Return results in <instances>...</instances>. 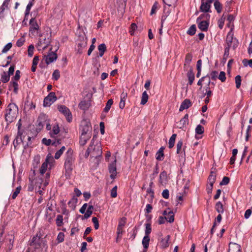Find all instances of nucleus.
<instances>
[{
    "label": "nucleus",
    "mask_w": 252,
    "mask_h": 252,
    "mask_svg": "<svg viewBox=\"0 0 252 252\" xmlns=\"http://www.w3.org/2000/svg\"><path fill=\"white\" fill-rule=\"evenodd\" d=\"M87 44V38L85 35L80 36L79 41L77 43L78 52L80 54L82 53L83 49L85 48Z\"/></svg>",
    "instance_id": "nucleus-11"
},
{
    "label": "nucleus",
    "mask_w": 252,
    "mask_h": 252,
    "mask_svg": "<svg viewBox=\"0 0 252 252\" xmlns=\"http://www.w3.org/2000/svg\"><path fill=\"white\" fill-rule=\"evenodd\" d=\"M252 213V208L249 209L245 211L244 217L246 219H248Z\"/></svg>",
    "instance_id": "nucleus-64"
},
{
    "label": "nucleus",
    "mask_w": 252,
    "mask_h": 252,
    "mask_svg": "<svg viewBox=\"0 0 252 252\" xmlns=\"http://www.w3.org/2000/svg\"><path fill=\"white\" fill-rule=\"evenodd\" d=\"M64 235L63 232H60L57 236V240L59 243L63 242L64 241Z\"/></svg>",
    "instance_id": "nucleus-62"
},
{
    "label": "nucleus",
    "mask_w": 252,
    "mask_h": 252,
    "mask_svg": "<svg viewBox=\"0 0 252 252\" xmlns=\"http://www.w3.org/2000/svg\"><path fill=\"white\" fill-rule=\"evenodd\" d=\"M44 58L46 63L47 64H49L56 60L57 58V55L54 52H51L49 53L47 56L45 55Z\"/></svg>",
    "instance_id": "nucleus-14"
},
{
    "label": "nucleus",
    "mask_w": 252,
    "mask_h": 252,
    "mask_svg": "<svg viewBox=\"0 0 252 252\" xmlns=\"http://www.w3.org/2000/svg\"><path fill=\"white\" fill-rule=\"evenodd\" d=\"M214 5L215 9L218 13H220L222 10V5L220 2H214Z\"/></svg>",
    "instance_id": "nucleus-48"
},
{
    "label": "nucleus",
    "mask_w": 252,
    "mask_h": 252,
    "mask_svg": "<svg viewBox=\"0 0 252 252\" xmlns=\"http://www.w3.org/2000/svg\"><path fill=\"white\" fill-rule=\"evenodd\" d=\"M211 6L207 3L204 0H202L201 5L200 6V11L203 12H211L210 9Z\"/></svg>",
    "instance_id": "nucleus-17"
},
{
    "label": "nucleus",
    "mask_w": 252,
    "mask_h": 252,
    "mask_svg": "<svg viewBox=\"0 0 252 252\" xmlns=\"http://www.w3.org/2000/svg\"><path fill=\"white\" fill-rule=\"evenodd\" d=\"M218 78L222 82H224L226 80L225 73L224 71H221L218 76Z\"/></svg>",
    "instance_id": "nucleus-61"
},
{
    "label": "nucleus",
    "mask_w": 252,
    "mask_h": 252,
    "mask_svg": "<svg viewBox=\"0 0 252 252\" xmlns=\"http://www.w3.org/2000/svg\"><path fill=\"white\" fill-rule=\"evenodd\" d=\"M11 47L12 43L11 42L8 43L3 48L2 50V53H6L8 51H9Z\"/></svg>",
    "instance_id": "nucleus-59"
},
{
    "label": "nucleus",
    "mask_w": 252,
    "mask_h": 252,
    "mask_svg": "<svg viewBox=\"0 0 252 252\" xmlns=\"http://www.w3.org/2000/svg\"><path fill=\"white\" fill-rule=\"evenodd\" d=\"M215 209L220 214H222L224 212L223 205L221 202H217L215 205Z\"/></svg>",
    "instance_id": "nucleus-33"
},
{
    "label": "nucleus",
    "mask_w": 252,
    "mask_h": 252,
    "mask_svg": "<svg viewBox=\"0 0 252 252\" xmlns=\"http://www.w3.org/2000/svg\"><path fill=\"white\" fill-rule=\"evenodd\" d=\"M99 51V56L101 57L104 55V52L106 50V46L104 43H102L98 46Z\"/></svg>",
    "instance_id": "nucleus-32"
},
{
    "label": "nucleus",
    "mask_w": 252,
    "mask_h": 252,
    "mask_svg": "<svg viewBox=\"0 0 252 252\" xmlns=\"http://www.w3.org/2000/svg\"><path fill=\"white\" fill-rule=\"evenodd\" d=\"M59 111L63 113L66 118V120L68 122L72 121V115L69 109L65 105H61L58 107Z\"/></svg>",
    "instance_id": "nucleus-8"
},
{
    "label": "nucleus",
    "mask_w": 252,
    "mask_h": 252,
    "mask_svg": "<svg viewBox=\"0 0 252 252\" xmlns=\"http://www.w3.org/2000/svg\"><path fill=\"white\" fill-rule=\"evenodd\" d=\"M187 76L189 79V84L191 85L194 80V74L193 72L192 69L190 67L189 70L187 73Z\"/></svg>",
    "instance_id": "nucleus-26"
},
{
    "label": "nucleus",
    "mask_w": 252,
    "mask_h": 252,
    "mask_svg": "<svg viewBox=\"0 0 252 252\" xmlns=\"http://www.w3.org/2000/svg\"><path fill=\"white\" fill-rule=\"evenodd\" d=\"M92 221L94 224V227L95 229H97L99 227V222L98 219L96 217H93L92 218Z\"/></svg>",
    "instance_id": "nucleus-63"
},
{
    "label": "nucleus",
    "mask_w": 252,
    "mask_h": 252,
    "mask_svg": "<svg viewBox=\"0 0 252 252\" xmlns=\"http://www.w3.org/2000/svg\"><path fill=\"white\" fill-rule=\"evenodd\" d=\"M145 235L149 236V234L151 233L152 231V228L151 226V224L149 223H147L145 224Z\"/></svg>",
    "instance_id": "nucleus-49"
},
{
    "label": "nucleus",
    "mask_w": 252,
    "mask_h": 252,
    "mask_svg": "<svg viewBox=\"0 0 252 252\" xmlns=\"http://www.w3.org/2000/svg\"><path fill=\"white\" fill-rule=\"evenodd\" d=\"M170 236L167 235L165 238H162L160 241V245L162 248H166L169 245V241L170 239Z\"/></svg>",
    "instance_id": "nucleus-27"
},
{
    "label": "nucleus",
    "mask_w": 252,
    "mask_h": 252,
    "mask_svg": "<svg viewBox=\"0 0 252 252\" xmlns=\"http://www.w3.org/2000/svg\"><path fill=\"white\" fill-rule=\"evenodd\" d=\"M216 179V174L212 171L208 178V184H214Z\"/></svg>",
    "instance_id": "nucleus-35"
},
{
    "label": "nucleus",
    "mask_w": 252,
    "mask_h": 252,
    "mask_svg": "<svg viewBox=\"0 0 252 252\" xmlns=\"http://www.w3.org/2000/svg\"><path fill=\"white\" fill-rule=\"evenodd\" d=\"M210 18V15L207 12H205L204 13H203L201 14L197 18V21L199 20H202L205 21H208L209 22V20Z\"/></svg>",
    "instance_id": "nucleus-30"
},
{
    "label": "nucleus",
    "mask_w": 252,
    "mask_h": 252,
    "mask_svg": "<svg viewBox=\"0 0 252 252\" xmlns=\"http://www.w3.org/2000/svg\"><path fill=\"white\" fill-rule=\"evenodd\" d=\"M230 181V179L228 177H224L222 181L220 182V185L221 186L227 185Z\"/></svg>",
    "instance_id": "nucleus-57"
},
{
    "label": "nucleus",
    "mask_w": 252,
    "mask_h": 252,
    "mask_svg": "<svg viewBox=\"0 0 252 252\" xmlns=\"http://www.w3.org/2000/svg\"><path fill=\"white\" fill-rule=\"evenodd\" d=\"M10 76L8 75L5 72H3L1 75V81L3 83H6L9 80Z\"/></svg>",
    "instance_id": "nucleus-46"
},
{
    "label": "nucleus",
    "mask_w": 252,
    "mask_h": 252,
    "mask_svg": "<svg viewBox=\"0 0 252 252\" xmlns=\"http://www.w3.org/2000/svg\"><path fill=\"white\" fill-rule=\"evenodd\" d=\"M235 83H236V87L237 89H239L241 86V81H242L241 76L239 75H237L235 78Z\"/></svg>",
    "instance_id": "nucleus-53"
},
{
    "label": "nucleus",
    "mask_w": 252,
    "mask_h": 252,
    "mask_svg": "<svg viewBox=\"0 0 252 252\" xmlns=\"http://www.w3.org/2000/svg\"><path fill=\"white\" fill-rule=\"evenodd\" d=\"M117 196V186H115L111 190V196L115 198Z\"/></svg>",
    "instance_id": "nucleus-56"
},
{
    "label": "nucleus",
    "mask_w": 252,
    "mask_h": 252,
    "mask_svg": "<svg viewBox=\"0 0 252 252\" xmlns=\"http://www.w3.org/2000/svg\"><path fill=\"white\" fill-rule=\"evenodd\" d=\"M82 135H92V126L91 124L88 122L82 123L81 126Z\"/></svg>",
    "instance_id": "nucleus-9"
},
{
    "label": "nucleus",
    "mask_w": 252,
    "mask_h": 252,
    "mask_svg": "<svg viewBox=\"0 0 252 252\" xmlns=\"http://www.w3.org/2000/svg\"><path fill=\"white\" fill-rule=\"evenodd\" d=\"M8 7H6L3 5L0 7V19L2 20L5 17V10L8 9Z\"/></svg>",
    "instance_id": "nucleus-45"
},
{
    "label": "nucleus",
    "mask_w": 252,
    "mask_h": 252,
    "mask_svg": "<svg viewBox=\"0 0 252 252\" xmlns=\"http://www.w3.org/2000/svg\"><path fill=\"white\" fill-rule=\"evenodd\" d=\"M78 199L77 197L73 196L71 200L68 202V205L73 209L75 208L76 204L77 203Z\"/></svg>",
    "instance_id": "nucleus-42"
},
{
    "label": "nucleus",
    "mask_w": 252,
    "mask_h": 252,
    "mask_svg": "<svg viewBox=\"0 0 252 252\" xmlns=\"http://www.w3.org/2000/svg\"><path fill=\"white\" fill-rule=\"evenodd\" d=\"M226 43L227 45L226 47L230 48L231 47H232L234 50L238 46L239 42L236 38H233V33L231 30L227 33L226 38Z\"/></svg>",
    "instance_id": "nucleus-4"
},
{
    "label": "nucleus",
    "mask_w": 252,
    "mask_h": 252,
    "mask_svg": "<svg viewBox=\"0 0 252 252\" xmlns=\"http://www.w3.org/2000/svg\"><path fill=\"white\" fill-rule=\"evenodd\" d=\"M148 95L146 91H144L142 94L141 100L140 104L141 105H144L146 103L148 99Z\"/></svg>",
    "instance_id": "nucleus-37"
},
{
    "label": "nucleus",
    "mask_w": 252,
    "mask_h": 252,
    "mask_svg": "<svg viewBox=\"0 0 252 252\" xmlns=\"http://www.w3.org/2000/svg\"><path fill=\"white\" fill-rule=\"evenodd\" d=\"M17 81L11 80L10 82L11 86L13 88V92L15 94H17L18 91V84Z\"/></svg>",
    "instance_id": "nucleus-44"
},
{
    "label": "nucleus",
    "mask_w": 252,
    "mask_h": 252,
    "mask_svg": "<svg viewBox=\"0 0 252 252\" xmlns=\"http://www.w3.org/2000/svg\"><path fill=\"white\" fill-rule=\"evenodd\" d=\"M39 58L38 56H35L32 60V64L31 70L32 72H35L36 68V65L38 63Z\"/></svg>",
    "instance_id": "nucleus-36"
},
{
    "label": "nucleus",
    "mask_w": 252,
    "mask_h": 252,
    "mask_svg": "<svg viewBox=\"0 0 252 252\" xmlns=\"http://www.w3.org/2000/svg\"><path fill=\"white\" fill-rule=\"evenodd\" d=\"M164 148L161 147L156 153V159L159 161H161L163 159L164 153L163 151Z\"/></svg>",
    "instance_id": "nucleus-23"
},
{
    "label": "nucleus",
    "mask_w": 252,
    "mask_h": 252,
    "mask_svg": "<svg viewBox=\"0 0 252 252\" xmlns=\"http://www.w3.org/2000/svg\"><path fill=\"white\" fill-rule=\"evenodd\" d=\"M165 217L166 220L170 223L173 222L174 220V215L172 211H169L168 213V215Z\"/></svg>",
    "instance_id": "nucleus-40"
},
{
    "label": "nucleus",
    "mask_w": 252,
    "mask_h": 252,
    "mask_svg": "<svg viewBox=\"0 0 252 252\" xmlns=\"http://www.w3.org/2000/svg\"><path fill=\"white\" fill-rule=\"evenodd\" d=\"M42 142L43 144L46 146H49L51 144L54 146H56V142H54L52 143V140L50 139H46V138H44L42 140Z\"/></svg>",
    "instance_id": "nucleus-43"
},
{
    "label": "nucleus",
    "mask_w": 252,
    "mask_h": 252,
    "mask_svg": "<svg viewBox=\"0 0 252 252\" xmlns=\"http://www.w3.org/2000/svg\"><path fill=\"white\" fill-rule=\"evenodd\" d=\"M195 132L198 134H201L204 132V127L200 125L197 126L195 128Z\"/></svg>",
    "instance_id": "nucleus-54"
},
{
    "label": "nucleus",
    "mask_w": 252,
    "mask_h": 252,
    "mask_svg": "<svg viewBox=\"0 0 252 252\" xmlns=\"http://www.w3.org/2000/svg\"><path fill=\"white\" fill-rule=\"evenodd\" d=\"M198 28L202 31L206 32L209 25V22L202 20L197 21Z\"/></svg>",
    "instance_id": "nucleus-15"
},
{
    "label": "nucleus",
    "mask_w": 252,
    "mask_h": 252,
    "mask_svg": "<svg viewBox=\"0 0 252 252\" xmlns=\"http://www.w3.org/2000/svg\"><path fill=\"white\" fill-rule=\"evenodd\" d=\"M29 32L32 35H37L39 33L40 27L35 18H32L29 22Z\"/></svg>",
    "instance_id": "nucleus-6"
},
{
    "label": "nucleus",
    "mask_w": 252,
    "mask_h": 252,
    "mask_svg": "<svg viewBox=\"0 0 252 252\" xmlns=\"http://www.w3.org/2000/svg\"><path fill=\"white\" fill-rule=\"evenodd\" d=\"M150 242V237L149 236L145 235L143 237L142 241V245L144 248V249H147L149 245Z\"/></svg>",
    "instance_id": "nucleus-31"
},
{
    "label": "nucleus",
    "mask_w": 252,
    "mask_h": 252,
    "mask_svg": "<svg viewBox=\"0 0 252 252\" xmlns=\"http://www.w3.org/2000/svg\"><path fill=\"white\" fill-rule=\"evenodd\" d=\"M116 158L115 157V159L113 162L109 164L108 166L109 172L110 174V178L112 179H115L117 172L116 168Z\"/></svg>",
    "instance_id": "nucleus-12"
},
{
    "label": "nucleus",
    "mask_w": 252,
    "mask_h": 252,
    "mask_svg": "<svg viewBox=\"0 0 252 252\" xmlns=\"http://www.w3.org/2000/svg\"><path fill=\"white\" fill-rule=\"evenodd\" d=\"M21 190V187L20 186L17 187L15 191L13 192V193L11 195V198L12 199H15L18 194L20 193V191Z\"/></svg>",
    "instance_id": "nucleus-47"
},
{
    "label": "nucleus",
    "mask_w": 252,
    "mask_h": 252,
    "mask_svg": "<svg viewBox=\"0 0 252 252\" xmlns=\"http://www.w3.org/2000/svg\"><path fill=\"white\" fill-rule=\"evenodd\" d=\"M102 153V148L100 143H97L96 145L93 144L92 150V157L97 158L101 157Z\"/></svg>",
    "instance_id": "nucleus-10"
},
{
    "label": "nucleus",
    "mask_w": 252,
    "mask_h": 252,
    "mask_svg": "<svg viewBox=\"0 0 252 252\" xmlns=\"http://www.w3.org/2000/svg\"><path fill=\"white\" fill-rule=\"evenodd\" d=\"M183 145V142L182 140H180L178 141V143L177 144V153L178 154H181L183 153L184 155H185L184 149H183V150H182Z\"/></svg>",
    "instance_id": "nucleus-28"
},
{
    "label": "nucleus",
    "mask_w": 252,
    "mask_h": 252,
    "mask_svg": "<svg viewBox=\"0 0 252 252\" xmlns=\"http://www.w3.org/2000/svg\"><path fill=\"white\" fill-rule=\"evenodd\" d=\"M189 123V115L186 114L184 118H183L179 122V127L180 128H183L185 126Z\"/></svg>",
    "instance_id": "nucleus-21"
},
{
    "label": "nucleus",
    "mask_w": 252,
    "mask_h": 252,
    "mask_svg": "<svg viewBox=\"0 0 252 252\" xmlns=\"http://www.w3.org/2000/svg\"><path fill=\"white\" fill-rule=\"evenodd\" d=\"M191 106V102L189 99H185L181 104L179 108L180 111H182L185 109L189 108Z\"/></svg>",
    "instance_id": "nucleus-18"
},
{
    "label": "nucleus",
    "mask_w": 252,
    "mask_h": 252,
    "mask_svg": "<svg viewBox=\"0 0 252 252\" xmlns=\"http://www.w3.org/2000/svg\"><path fill=\"white\" fill-rule=\"evenodd\" d=\"M52 76L53 79H54L55 80H58L60 77V72L59 70L58 69L54 70Z\"/></svg>",
    "instance_id": "nucleus-55"
},
{
    "label": "nucleus",
    "mask_w": 252,
    "mask_h": 252,
    "mask_svg": "<svg viewBox=\"0 0 252 252\" xmlns=\"http://www.w3.org/2000/svg\"><path fill=\"white\" fill-rule=\"evenodd\" d=\"M192 55L189 53H188L185 58L184 68L189 67V64L192 61Z\"/></svg>",
    "instance_id": "nucleus-25"
},
{
    "label": "nucleus",
    "mask_w": 252,
    "mask_h": 252,
    "mask_svg": "<svg viewBox=\"0 0 252 252\" xmlns=\"http://www.w3.org/2000/svg\"><path fill=\"white\" fill-rule=\"evenodd\" d=\"M63 217L61 215H58L57 216L56 223L58 227H61L63 225Z\"/></svg>",
    "instance_id": "nucleus-38"
},
{
    "label": "nucleus",
    "mask_w": 252,
    "mask_h": 252,
    "mask_svg": "<svg viewBox=\"0 0 252 252\" xmlns=\"http://www.w3.org/2000/svg\"><path fill=\"white\" fill-rule=\"evenodd\" d=\"M91 103L89 100H82L79 104V107L84 110H87L90 106Z\"/></svg>",
    "instance_id": "nucleus-20"
},
{
    "label": "nucleus",
    "mask_w": 252,
    "mask_h": 252,
    "mask_svg": "<svg viewBox=\"0 0 252 252\" xmlns=\"http://www.w3.org/2000/svg\"><path fill=\"white\" fill-rule=\"evenodd\" d=\"M126 219L125 217L122 218L119 220L118 226L123 227L126 224Z\"/></svg>",
    "instance_id": "nucleus-60"
},
{
    "label": "nucleus",
    "mask_w": 252,
    "mask_h": 252,
    "mask_svg": "<svg viewBox=\"0 0 252 252\" xmlns=\"http://www.w3.org/2000/svg\"><path fill=\"white\" fill-rule=\"evenodd\" d=\"M91 136L87 135H81L79 143L81 146H84L87 141L90 139Z\"/></svg>",
    "instance_id": "nucleus-24"
},
{
    "label": "nucleus",
    "mask_w": 252,
    "mask_h": 252,
    "mask_svg": "<svg viewBox=\"0 0 252 252\" xmlns=\"http://www.w3.org/2000/svg\"><path fill=\"white\" fill-rule=\"evenodd\" d=\"M94 137L91 140L90 145H89V147L88 148V149L85 154V157L86 158H88L90 154H91V156L92 157V150L93 149V144H94Z\"/></svg>",
    "instance_id": "nucleus-29"
},
{
    "label": "nucleus",
    "mask_w": 252,
    "mask_h": 252,
    "mask_svg": "<svg viewBox=\"0 0 252 252\" xmlns=\"http://www.w3.org/2000/svg\"><path fill=\"white\" fill-rule=\"evenodd\" d=\"M73 151L69 148L65 155L64 168L65 175L67 178H69L75 167V158L73 155Z\"/></svg>",
    "instance_id": "nucleus-1"
},
{
    "label": "nucleus",
    "mask_w": 252,
    "mask_h": 252,
    "mask_svg": "<svg viewBox=\"0 0 252 252\" xmlns=\"http://www.w3.org/2000/svg\"><path fill=\"white\" fill-rule=\"evenodd\" d=\"M176 136V134H173L170 138L168 143L169 148L170 149L174 147Z\"/></svg>",
    "instance_id": "nucleus-39"
},
{
    "label": "nucleus",
    "mask_w": 252,
    "mask_h": 252,
    "mask_svg": "<svg viewBox=\"0 0 252 252\" xmlns=\"http://www.w3.org/2000/svg\"><path fill=\"white\" fill-rule=\"evenodd\" d=\"M167 176L165 171L161 172L159 175V182L161 184L165 183L167 180Z\"/></svg>",
    "instance_id": "nucleus-34"
},
{
    "label": "nucleus",
    "mask_w": 252,
    "mask_h": 252,
    "mask_svg": "<svg viewBox=\"0 0 252 252\" xmlns=\"http://www.w3.org/2000/svg\"><path fill=\"white\" fill-rule=\"evenodd\" d=\"M30 246L33 247L35 249H38L42 246H46V248H47L45 241L41 239L40 237L38 236L37 235L32 237L30 242Z\"/></svg>",
    "instance_id": "nucleus-5"
},
{
    "label": "nucleus",
    "mask_w": 252,
    "mask_h": 252,
    "mask_svg": "<svg viewBox=\"0 0 252 252\" xmlns=\"http://www.w3.org/2000/svg\"><path fill=\"white\" fill-rule=\"evenodd\" d=\"M93 209V206L92 205H89L87 208V211L85 212L84 215L82 216V219L84 220L89 218L92 214Z\"/></svg>",
    "instance_id": "nucleus-22"
},
{
    "label": "nucleus",
    "mask_w": 252,
    "mask_h": 252,
    "mask_svg": "<svg viewBox=\"0 0 252 252\" xmlns=\"http://www.w3.org/2000/svg\"><path fill=\"white\" fill-rule=\"evenodd\" d=\"M25 41V37L24 36H22L21 38H20L19 39H18V40L16 42V45L18 47H21L24 44Z\"/></svg>",
    "instance_id": "nucleus-58"
},
{
    "label": "nucleus",
    "mask_w": 252,
    "mask_h": 252,
    "mask_svg": "<svg viewBox=\"0 0 252 252\" xmlns=\"http://www.w3.org/2000/svg\"><path fill=\"white\" fill-rule=\"evenodd\" d=\"M241 247L236 243H230L229 246L228 252H241Z\"/></svg>",
    "instance_id": "nucleus-16"
},
{
    "label": "nucleus",
    "mask_w": 252,
    "mask_h": 252,
    "mask_svg": "<svg viewBox=\"0 0 252 252\" xmlns=\"http://www.w3.org/2000/svg\"><path fill=\"white\" fill-rule=\"evenodd\" d=\"M49 158L47 156L45 161L42 163L41 167L40 168V173L41 175H43L47 171L48 164L49 162Z\"/></svg>",
    "instance_id": "nucleus-19"
},
{
    "label": "nucleus",
    "mask_w": 252,
    "mask_h": 252,
    "mask_svg": "<svg viewBox=\"0 0 252 252\" xmlns=\"http://www.w3.org/2000/svg\"><path fill=\"white\" fill-rule=\"evenodd\" d=\"M113 103V100L112 99H110L108 100L107 102L106 103V106L105 108H104L103 111L105 113H107L109 110L110 109V108L112 106V105Z\"/></svg>",
    "instance_id": "nucleus-41"
},
{
    "label": "nucleus",
    "mask_w": 252,
    "mask_h": 252,
    "mask_svg": "<svg viewBox=\"0 0 252 252\" xmlns=\"http://www.w3.org/2000/svg\"><path fill=\"white\" fill-rule=\"evenodd\" d=\"M196 32V26L195 25H191L187 33L190 35H193Z\"/></svg>",
    "instance_id": "nucleus-51"
},
{
    "label": "nucleus",
    "mask_w": 252,
    "mask_h": 252,
    "mask_svg": "<svg viewBox=\"0 0 252 252\" xmlns=\"http://www.w3.org/2000/svg\"><path fill=\"white\" fill-rule=\"evenodd\" d=\"M53 200H52L50 201H49L47 204L46 212L45 214V215L46 216V217H47V216L49 214V212H48L49 211H53Z\"/></svg>",
    "instance_id": "nucleus-52"
},
{
    "label": "nucleus",
    "mask_w": 252,
    "mask_h": 252,
    "mask_svg": "<svg viewBox=\"0 0 252 252\" xmlns=\"http://www.w3.org/2000/svg\"><path fill=\"white\" fill-rule=\"evenodd\" d=\"M48 121V116L44 114L41 113L37 121V126L38 128L40 129L42 128L46 124Z\"/></svg>",
    "instance_id": "nucleus-13"
},
{
    "label": "nucleus",
    "mask_w": 252,
    "mask_h": 252,
    "mask_svg": "<svg viewBox=\"0 0 252 252\" xmlns=\"http://www.w3.org/2000/svg\"><path fill=\"white\" fill-rule=\"evenodd\" d=\"M5 114V121L9 124L12 123L17 117L18 114V107L13 103H9L7 106Z\"/></svg>",
    "instance_id": "nucleus-2"
},
{
    "label": "nucleus",
    "mask_w": 252,
    "mask_h": 252,
    "mask_svg": "<svg viewBox=\"0 0 252 252\" xmlns=\"http://www.w3.org/2000/svg\"><path fill=\"white\" fill-rule=\"evenodd\" d=\"M57 98L54 92H51L44 99L43 106L44 107H49L56 100Z\"/></svg>",
    "instance_id": "nucleus-7"
},
{
    "label": "nucleus",
    "mask_w": 252,
    "mask_h": 252,
    "mask_svg": "<svg viewBox=\"0 0 252 252\" xmlns=\"http://www.w3.org/2000/svg\"><path fill=\"white\" fill-rule=\"evenodd\" d=\"M34 1V0H31L29 2L28 5H27L26 9V11H25L26 12V16H28L29 15V14L30 13V11L31 9V7L33 5V1Z\"/></svg>",
    "instance_id": "nucleus-50"
},
{
    "label": "nucleus",
    "mask_w": 252,
    "mask_h": 252,
    "mask_svg": "<svg viewBox=\"0 0 252 252\" xmlns=\"http://www.w3.org/2000/svg\"><path fill=\"white\" fill-rule=\"evenodd\" d=\"M51 36L48 33L42 34L39 39L37 48L38 51H44L50 44Z\"/></svg>",
    "instance_id": "nucleus-3"
}]
</instances>
